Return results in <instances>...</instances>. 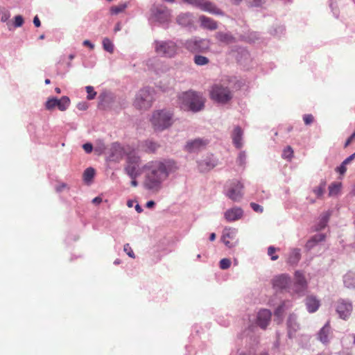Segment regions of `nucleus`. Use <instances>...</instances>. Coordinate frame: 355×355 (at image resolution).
I'll use <instances>...</instances> for the list:
<instances>
[{"instance_id":"1","label":"nucleus","mask_w":355,"mask_h":355,"mask_svg":"<svg viewBox=\"0 0 355 355\" xmlns=\"http://www.w3.org/2000/svg\"><path fill=\"white\" fill-rule=\"evenodd\" d=\"M172 167L173 162L171 161H155L146 164L144 169L148 171L147 180L150 183V187H156L166 179Z\"/></svg>"},{"instance_id":"2","label":"nucleus","mask_w":355,"mask_h":355,"mask_svg":"<svg viewBox=\"0 0 355 355\" xmlns=\"http://www.w3.org/2000/svg\"><path fill=\"white\" fill-rule=\"evenodd\" d=\"M178 103L180 107L184 110L197 112L204 107L205 99L200 94L189 91L179 96Z\"/></svg>"},{"instance_id":"3","label":"nucleus","mask_w":355,"mask_h":355,"mask_svg":"<svg viewBox=\"0 0 355 355\" xmlns=\"http://www.w3.org/2000/svg\"><path fill=\"white\" fill-rule=\"evenodd\" d=\"M150 122L155 130L162 131L173 123V114L166 110H156L153 113Z\"/></svg>"},{"instance_id":"4","label":"nucleus","mask_w":355,"mask_h":355,"mask_svg":"<svg viewBox=\"0 0 355 355\" xmlns=\"http://www.w3.org/2000/svg\"><path fill=\"white\" fill-rule=\"evenodd\" d=\"M211 98L219 103H227L232 98V92L227 87L220 84H216L212 86L210 91Z\"/></svg>"},{"instance_id":"5","label":"nucleus","mask_w":355,"mask_h":355,"mask_svg":"<svg viewBox=\"0 0 355 355\" xmlns=\"http://www.w3.org/2000/svg\"><path fill=\"white\" fill-rule=\"evenodd\" d=\"M155 50L158 55L172 58L178 53V47L173 41H159L155 42Z\"/></svg>"},{"instance_id":"6","label":"nucleus","mask_w":355,"mask_h":355,"mask_svg":"<svg viewBox=\"0 0 355 355\" xmlns=\"http://www.w3.org/2000/svg\"><path fill=\"white\" fill-rule=\"evenodd\" d=\"M153 101L152 93L149 89H144L137 95L135 105L140 110H146L151 107Z\"/></svg>"},{"instance_id":"7","label":"nucleus","mask_w":355,"mask_h":355,"mask_svg":"<svg viewBox=\"0 0 355 355\" xmlns=\"http://www.w3.org/2000/svg\"><path fill=\"white\" fill-rule=\"evenodd\" d=\"M140 157L135 154H130L127 158L125 171L131 178H136L141 172L139 171Z\"/></svg>"},{"instance_id":"8","label":"nucleus","mask_w":355,"mask_h":355,"mask_svg":"<svg viewBox=\"0 0 355 355\" xmlns=\"http://www.w3.org/2000/svg\"><path fill=\"white\" fill-rule=\"evenodd\" d=\"M335 309L339 317L347 320L352 313L353 305L350 301L340 299L336 302Z\"/></svg>"},{"instance_id":"9","label":"nucleus","mask_w":355,"mask_h":355,"mask_svg":"<svg viewBox=\"0 0 355 355\" xmlns=\"http://www.w3.org/2000/svg\"><path fill=\"white\" fill-rule=\"evenodd\" d=\"M243 184L239 180H234L227 187L226 196L233 201H239L243 198Z\"/></svg>"},{"instance_id":"10","label":"nucleus","mask_w":355,"mask_h":355,"mask_svg":"<svg viewBox=\"0 0 355 355\" xmlns=\"http://www.w3.org/2000/svg\"><path fill=\"white\" fill-rule=\"evenodd\" d=\"M209 41L205 39L198 40L192 38L184 44V47L191 52L203 51L208 49Z\"/></svg>"},{"instance_id":"11","label":"nucleus","mask_w":355,"mask_h":355,"mask_svg":"<svg viewBox=\"0 0 355 355\" xmlns=\"http://www.w3.org/2000/svg\"><path fill=\"white\" fill-rule=\"evenodd\" d=\"M236 234V231L234 229L225 228L223 230V236L221 237V240L227 247L231 248L237 243Z\"/></svg>"},{"instance_id":"12","label":"nucleus","mask_w":355,"mask_h":355,"mask_svg":"<svg viewBox=\"0 0 355 355\" xmlns=\"http://www.w3.org/2000/svg\"><path fill=\"white\" fill-rule=\"evenodd\" d=\"M291 283V278L288 275L281 274L275 276L272 279V285L274 289L282 290L286 288Z\"/></svg>"},{"instance_id":"13","label":"nucleus","mask_w":355,"mask_h":355,"mask_svg":"<svg viewBox=\"0 0 355 355\" xmlns=\"http://www.w3.org/2000/svg\"><path fill=\"white\" fill-rule=\"evenodd\" d=\"M307 288V282L304 274L297 270L295 272V283L293 290L297 293H302Z\"/></svg>"},{"instance_id":"14","label":"nucleus","mask_w":355,"mask_h":355,"mask_svg":"<svg viewBox=\"0 0 355 355\" xmlns=\"http://www.w3.org/2000/svg\"><path fill=\"white\" fill-rule=\"evenodd\" d=\"M271 318V312L268 309H262L257 315V324L262 329H266Z\"/></svg>"},{"instance_id":"15","label":"nucleus","mask_w":355,"mask_h":355,"mask_svg":"<svg viewBox=\"0 0 355 355\" xmlns=\"http://www.w3.org/2000/svg\"><path fill=\"white\" fill-rule=\"evenodd\" d=\"M207 144V140H204L202 139H196L194 140L188 141L187 145L185 146V148L188 152H196L197 150H200L201 148H205Z\"/></svg>"},{"instance_id":"16","label":"nucleus","mask_w":355,"mask_h":355,"mask_svg":"<svg viewBox=\"0 0 355 355\" xmlns=\"http://www.w3.org/2000/svg\"><path fill=\"white\" fill-rule=\"evenodd\" d=\"M287 326L288 336L292 338L300 329L299 324L297 322V318L295 315L291 314L288 316Z\"/></svg>"},{"instance_id":"17","label":"nucleus","mask_w":355,"mask_h":355,"mask_svg":"<svg viewBox=\"0 0 355 355\" xmlns=\"http://www.w3.org/2000/svg\"><path fill=\"white\" fill-rule=\"evenodd\" d=\"M152 12L155 18L157 21L160 22H164L168 20L169 12L166 8L156 7L152 10Z\"/></svg>"},{"instance_id":"18","label":"nucleus","mask_w":355,"mask_h":355,"mask_svg":"<svg viewBox=\"0 0 355 355\" xmlns=\"http://www.w3.org/2000/svg\"><path fill=\"white\" fill-rule=\"evenodd\" d=\"M199 21L200 26L204 28L211 31H214L218 28L217 22L210 17L202 15L199 17Z\"/></svg>"},{"instance_id":"19","label":"nucleus","mask_w":355,"mask_h":355,"mask_svg":"<svg viewBox=\"0 0 355 355\" xmlns=\"http://www.w3.org/2000/svg\"><path fill=\"white\" fill-rule=\"evenodd\" d=\"M243 210L241 208H232L225 212V218L229 221H234L241 218Z\"/></svg>"},{"instance_id":"20","label":"nucleus","mask_w":355,"mask_h":355,"mask_svg":"<svg viewBox=\"0 0 355 355\" xmlns=\"http://www.w3.org/2000/svg\"><path fill=\"white\" fill-rule=\"evenodd\" d=\"M243 130L239 126H236L234 128L233 132L232 134V139L234 145L238 149H240L243 146L242 143V136H243Z\"/></svg>"},{"instance_id":"21","label":"nucleus","mask_w":355,"mask_h":355,"mask_svg":"<svg viewBox=\"0 0 355 355\" xmlns=\"http://www.w3.org/2000/svg\"><path fill=\"white\" fill-rule=\"evenodd\" d=\"M320 301L312 295L308 296L306 299V306L309 313L315 312L320 306Z\"/></svg>"},{"instance_id":"22","label":"nucleus","mask_w":355,"mask_h":355,"mask_svg":"<svg viewBox=\"0 0 355 355\" xmlns=\"http://www.w3.org/2000/svg\"><path fill=\"white\" fill-rule=\"evenodd\" d=\"M301 259L300 249L293 248L291 250L287 260V263L290 265L295 266L298 263Z\"/></svg>"},{"instance_id":"23","label":"nucleus","mask_w":355,"mask_h":355,"mask_svg":"<svg viewBox=\"0 0 355 355\" xmlns=\"http://www.w3.org/2000/svg\"><path fill=\"white\" fill-rule=\"evenodd\" d=\"M215 37L218 41L227 44L235 42V38L231 34L227 33L218 32L216 33Z\"/></svg>"},{"instance_id":"24","label":"nucleus","mask_w":355,"mask_h":355,"mask_svg":"<svg viewBox=\"0 0 355 355\" xmlns=\"http://www.w3.org/2000/svg\"><path fill=\"white\" fill-rule=\"evenodd\" d=\"M330 329H331V327H330L329 322H327V324L320 329V331L318 334V337H319L320 340L322 343H328V341H329L328 337L330 334Z\"/></svg>"},{"instance_id":"25","label":"nucleus","mask_w":355,"mask_h":355,"mask_svg":"<svg viewBox=\"0 0 355 355\" xmlns=\"http://www.w3.org/2000/svg\"><path fill=\"white\" fill-rule=\"evenodd\" d=\"M177 22L182 26H188L191 22V15L189 13H182L178 16Z\"/></svg>"},{"instance_id":"26","label":"nucleus","mask_w":355,"mask_h":355,"mask_svg":"<svg viewBox=\"0 0 355 355\" xmlns=\"http://www.w3.org/2000/svg\"><path fill=\"white\" fill-rule=\"evenodd\" d=\"M57 107L60 111H65L70 104L69 97L63 96L60 99L57 98Z\"/></svg>"},{"instance_id":"27","label":"nucleus","mask_w":355,"mask_h":355,"mask_svg":"<svg viewBox=\"0 0 355 355\" xmlns=\"http://www.w3.org/2000/svg\"><path fill=\"white\" fill-rule=\"evenodd\" d=\"M95 175V170L92 167H89L84 171L83 179L86 182H91Z\"/></svg>"},{"instance_id":"28","label":"nucleus","mask_w":355,"mask_h":355,"mask_svg":"<svg viewBox=\"0 0 355 355\" xmlns=\"http://www.w3.org/2000/svg\"><path fill=\"white\" fill-rule=\"evenodd\" d=\"M330 217V213L326 212L324 214V215L322 216L320 221L319 224L318 225V227L316 228L317 230H320L324 228L329 221Z\"/></svg>"},{"instance_id":"29","label":"nucleus","mask_w":355,"mask_h":355,"mask_svg":"<svg viewBox=\"0 0 355 355\" xmlns=\"http://www.w3.org/2000/svg\"><path fill=\"white\" fill-rule=\"evenodd\" d=\"M145 150L148 153L155 152L159 147V145L152 141H146L144 143Z\"/></svg>"},{"instance_id":"30","label":"nucleus","mask_w":355,"mask_h":355,"mask_svg":"<svg viewBox=\"0 0 355 355\" xmlns=\"http://www.w3.org/2000/svg\"><path fill=\"white\" fill-rule=\"evenodd\" d=\"M103 46L105 51L112 53L114 52V45L112 41L107 38L105 37L103 40Z\"/></svg>"},{"instance_id":"31","label":"nucleus","mask_w":355,"mask_h":355,"mask_svg":"<svg viewBox=\"0 0 355 355\" xmlns=\"http://www.w3.org/2000/svg\"><path fill=\"white\" fill-rule=\"evenodd\" d=\"M194 63L199 66H203L209 63V59L203 55H195L193 58Z\"/></svg>"},{"instance_id":"32","label":"nucleus","mask_w":355,"mask_h":355,"mask_svg":"<svg viewBox=\"0 0 355 355\" xmlns=\"http://www.w3.org/2000/svg\"><path fill=\"white\" fill-rule=\"evenodd\" d=\"M215 166V164L207 160H202L199 162V168L201 171L210 170Z\"/></svg>"},{"instance_id":"33","label":"nucleus","mask_w":355,"mask_h":355,"mask_svg":"<svg viewBox=\"0 0 355 355\" xmlns=\"http://www.w3.org/2000/svg\"><path fill=\"white\" fill-rule=\"evenodd\" d=\"M341 184L340 183H332L329 187V195L334 196L336 195L340 189Z\"/></svg>"},{"instance_id":"34","label":"nucleus","mask_w":355,"mask_h":355,"mask_svg":"<svg viewBox=\"0 0 355 355\" xmlns=\"http://www.w3.org/2000/svg\"><path fill=\"white\" fill-rule=\"evenodd\" d=\"M293 157V150L290 146H288L284 149L283 153H282V157L284 159L291 160Z\"/></svg>"},{"instance_id":"35","label":"nucleus","mask_w":355,"mask_h":355,"mask_svg":"<svg viewBox=\"0 0 355 355\" xmlns=\"http://www.w3.org/2000/svg\"><path fill=\"white\" fill-rule=\"evenodd\" d=\"M57 98H49L45 104L46 109L48 110H51L54 109L55 107H57Z\"/></svg>"},{"instance_id":"36","label":"nucleus","mask_w":355,"mask_h":355,"mask_svg":"<svg viewBox=\"0 0 355 355\" xmlns=\"http://www.w3.org/2000/svg\"><path fill=\"white\" fill-rule=\"evenodd\" d=\"M325 185V182H322L320 184L319 187L315 188L313 190V193L317 196V197L320 198L323 195L324 192Z\"/></svg>"},{"instance_id":"37","label":"nucleus","mask_w":355,"mask_h":355,"mask_svg":"<svg viewBox=\"0 0 355 355\" xmlns=\"http://www.w3.org/2000/svg\"><path fill=\"white\" fill-rule=\"evenodd\" d=\"M86 91L87 93V98L88 100H92L95 98V96L96 95V92H94V87L92 86H87Z\"/></svg>"},{"instance_id":"38","label":"nucleus","mask_w":355,"mask_h":355,"mask_svg":"<svg viewBox=\"0 0 355 355\" xmlns=\"http://www.w3.org/2000/svg\"><path fill=\"white\" fill-rule=\"evenodd\" d=\"M276 251L277 249L273 246H270L268 248V254L270 256L272 261H275L279 258L278 255L275 254Z\"/></svg>"},{"instance_id":"39","label":"nucleus","mask_w":355,"mask_h":355,"mask_svg":"<svg viewBox=\"0 0 355 355\" xmlns=\"http://www.w3.org/2000/svg\"><path fill=\"white\" fill-rule=\"evenodd\" d=\"M231 266V261L229 259H223L220 261V268L223 270L229 268Z\"/></svg>"},{"instance_id":"40","label":"nucleus","mask_w":355,"mask_h":355,"mask_svg":"<svg viewBox=\"0 0 355 355\" xmlns=\"http://www.w3.org/2000/svg\"><path fill=\"white\" fill-rule=\"evenodd\" d=\"M123 250L127 253V254L130 257H131V258L135 257V253H134L133 250H132L130 245L128 243H126L124 245Z\"/></svg>"},{"instance_id":"41","label":"nucleus","mask_w":355,"mask_h":355,"mask_svg":"<svg viewBox=\"0 0 355 355\" xmlns=\"http://www.w3.org/2000/svg\"><path fill=\"white\" fill-rule=\"evenodd\" d=\"M125 6H114L111 8V12L114 15H117L121 12H123L125 10Z\"/></svg>"},{"instance_id":"42","label":"nucleus","mask_w":355,"mask_h":355,"mask_svg":"<svg viewBox=\"0 0 355 355\" xmlns=\"http://www.w3.org/2000/svg\"><path fill=\"white\" fill-rule=\"evenodd\" d=\"M303 121L306 125H310L314 121V117L312 114H304L303 116Z\"/></svg>"},{"instance_id":"43","label":"nucleus","mask_w":355,"mask_h":355,"mask_svg":"<svg viewBox=\"0 0 355 355\" xmlns=\"http://www.w3.org/2000/svg\"><path fill=\"white\" fill-rule=\"evenodd\" d=\"M24 24V19L21 15L15 17L14 25L15 27H20Z\"/></svg>"},{"instance_id":"44","label":"nucleus","mask_w":355,"mask_h":355,"mask_svg":"<svg viewBox=\"0 0 355 355\" xmlns=\"http://www.w3.org/2000/svg\"><path fill=\"white\" fill-rule=\"evenodd\" d=\"M247 3L251 6H261L264 3V0H246Z\"/></svg>"},{"instance_id":"45","label":"nucleus","mask_w":355,"mask_h":355,"mask_svg":"<svg viewBox=\"0 0 355 355\" xmlns=\"http://www.w3.org/2000/svg\"><path fill=\"white\" fill-rule=\"evenodd\" d=\"M284 304L279 305L275 311V315L281 318L284 311Z\"/></svg>"},{"instance_id":"46","label":"nucleus","mask_w":355,"mask_h":355,"mask_svg":"<svg viewBox=\"0 0 355 355\" xmlns=\"http://www.w3.org/2000/svg\"><path fill=\"white\" fill-rule=\"evenodd\" d=\"M315 243H319L325 239V235L323 234H318L311 238Z\"/></svg>"},{"instance_id":"47","label":"nucleus","mask_w":355,"mask_h":355,"mask_svg":"<svg viewBox=\"0 0 355 355\" xmlns=\"http://www.w3.org/2000/svg\"><path fill=\"white\" fill-rule=\"evenodd\" d=\"M250 207L254 211H256L257 213H262L263 211V207L255 202H251Z\"/></svg>"},{"instance_id":"48","label":"nucleus","mask_w":355,"mask_h":355,"mask_svg":"<svg viewBox=\"0 0 355 355\" xmlns=\"http://www.w3.org/2000/svg\"><path fill=\"white\" fill-rule=\"evenodd\" d=\"M346 165L347 164H344V162H343L340 166L336 168V171L338 172L340 175H344L347 171Z\"/></svg>"},{"instance_id":"49","label":"nucleus","mask_w":355,"mask_h":355,"mask_svg":"<svg viewBox=\"0 0 355 355\" xmlns=\"http://www.w3.org/2000/svg\"><path fill=\"white\" fill-rule=\"evenodd\" d=\"M83 148L87 153H90L93 150V146L90 143L83 144Z\"/></svg>"},{"instance_id":"50","label":"nucleus","mask_w":355,"mask_h":355,"mask_svg":"<svg viewBox=\"0 0 355 355\" xmlns=\"http://www.w3.org/2000/svg\"><path fill=\"white\" fill-rule=\"evenodd\" d=\"M245 157H246V156H245V152H241L239 153V157H238V160H239L240 164H243L244 163Z\"/></svg>"},{"instance_id":"51","label":"nucleus","mask_w":355,"mask_h":355,"mask_svg":"<svg viewBox=\"0 0 355 355\" xmlns=\"http://www.w3.org/2000/svg\"><path fill=\"white\" fill-rule=\"evenodd\" d=\"M355 159V153H353L352 155H351L350 156H349L347 158H346L343 162H344V164H349L352 160H354Z\"/></svg>"},{"instance_id":"52","label":"nucleus","mask_w":355,"mask_h":355,"mask_svg":"<svg viewBox=\"0 0 355 355\" xmlns=\"http://www.w3.org/2000/svg\"><path fill=\"white\" fill-rule=\"evenodd\" d=\"M354 139H355V131L346 141L345 146L347 147L349 146Z\"/></svg>"},{"instance_id":"53","label":"nucleus","mask_w":355,"mask_h":355,"mask_svg":"<svg viewBox=\"0 0 355 355\" xmlns=\"http://www.w3.org/2000/svg\"><path fill=\"white\" fill-rule=\"evenodd\" d=\"M317 243H315L311 239L309 240L306 244V248L308 249L312 248Z\"/></svg>"},{"instance_id":"54","label":"nucleus","mask_w":355,"mask_h":355,"mask_svg":"<svg viewBox=\"0 0 355 355\" xmlns=\"http://www.w3.org/2000/svg\"><path fill=\"white\" fill-rule=\"evenodd\" d=\"M33 24L34 25L36 26V27H40V25H41V22H40V19L38 18L37 16H35L33 19Z\"/></svg>"},{"instance_id":"55","label":"nucleus","mask_w":355,"mask_h":355,"mask_svg":"<svg viewBox=\"0 0 355 355\" xmlns=\"http://www.w3.org/2000/svg\"><path fill=\"white\" fill-rule=\"evenodd\" d=\"M10 17V14L9 12H5L2 16H1V21H6Z\"/></svg>"},{"instance_id":"56","label":"nucleus","mask_w":355,"mask_h":355,"mask_svg":"<svg viewBox=\"0 0 355 355\" xmlns=\"http://www.w3.org/2000/svg\"><path fill=\"white\" fill-rule=\"evenodd\" d=\"M83 45L89 47V49H93L94 48V44H92L89 40H85L83 42Z\"/></svg>"},{"instance_id":"57","label":"nucleus","mask_w":355,"mask_h":355,"mask_svg":"<svg viewBox=\"0 0 355 355\" xmlns=\"http://www.w3.org/2000/svg\"><path fill=\"white\" fill-rule=\"evenodd\" d=\"M77 107L80 110H85L87 109V105L83 103H78V105H77Z\"/></svg>"},{"instance_id":"58","label":"nucleus","mask_w":355,"mask_h":355,"mask_svg":"<svg viewBox=\"0 0 355 355\" xmlns=\"http://www.w3.org/2000/svg\"><path fill=\"white\" fill-rule=\"evenodd\" d=\"M102 202V198L101 197H96L92 200V202L94 204H100Z\"/></svg>"},{"instance_id":"59","label":"nucleus","mask_w":355,"mask_h":355,"mask_svg":"<svg viewBox=\"0 0 355 355\" xmlns=\"http://www.w3.org/2000/svg\"><path fill=\"white\" fill-rule=\"evenodd\" d=\"M155 204V202H154V201H153V200H150V201L147 202V203H146V207L147 208H152V207H154Z\"/></svg>"},{"instance_id":"60","label":"nucleus","mask_w":355,"mask_h":355,"mask_svg":"<svg viewBox=\"0 0 355 355\" xmlns=\"http://www.w3.org/2000/svg\"><path fill=\"white\" fill-rule=\"evenodd\" d=\"M105 148L104 146L100 147L99 148H95V152H96L99 155V154H101L105 150Z\"/></svg>"},{"instance_id":"61","label":"nucleus","mask_w":355,"mask_h":355,"mask_svg":"<svg viewBox=\"0 0 355 355\" xmlns=\"http://www.w3.org/2000/svg\"><path fill=\"white\" fill-rule=\"evenodd\" d=\"M135 209L138 213H141L143 211L142 208L139 205L135 206Z\"/></svg>"},{"instance_id":"62","label":"nucleus","mask_w":355,"mask_h":355,"mask_svg":"<svg viewBox=\"0 0 355 355\" xmlns=\"http://www.w3.org/2000/svg\"><path fill=\"white\" fill-rule=\"evenodd\" d=\"M215 239H216V234H215V233H211V234H210V236H209V240H210L211 241H214V240H215Z\"/></svg>"},{"instance_id":"63","label":"nucleus","mask_w":355,"mask_h":355,"mask_svg":"<svg viewBox=\"0 0 355 355\" xmlns=\"http://www.w3.org/2000/svg\"><path fill=\"white\" fill-rule=\"evenodd\" d=\"M132 180L131 181V185L133 187H136L137 185V182L135 180V178H132Z\"/></svg>"},{"instance_id":"64","label":"nucleus","mask_w":355,"mask_h":355,"mask_svg":"<svg viewBox=\"0 0 355 355\" xmlns=\"http://www.w3.org/2000/svg\"><path fill=\"white\" fill-rule=\"evenodd\" d=\"M231 1L235 5H239L242 1V0H231Z\"/></svg>"}]
</instances>
